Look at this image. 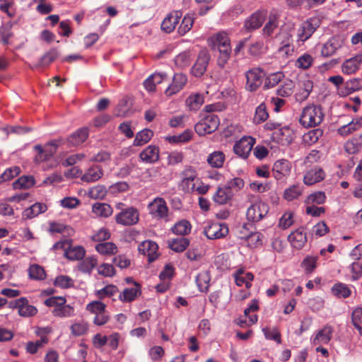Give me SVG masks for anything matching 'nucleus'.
<instances>
[{
	"label": "nucleus",
	"instance_id": "37998d69",
	"mask_svg": "<svg viewBox=\"0 0 362 362\" xmlns=\"http://www.w3.org/2000/svg\"><path fill=\"white\" fill-rule=\"evenodd\" d=\"M54 286L59 287L61 288H69L74 286V280L66 275H59L56 277L54 283Z\"/></svg>",
	"mask_w": 362,
	"mask_h": 362
},
{
	"label": "nucleus",
	"instance_id": "20e7f679",
	"mask_svg": "<svg viewBox=\"0 0 362 362\" xmlns=\"http://www.w3.org/2000/svg\"><path fill=\"white\" fill-rule=\"evenodd\" d=\"M149 214L156 219H165L168 216V207L164 199L161 197L155 198L148 205Z\"/></svg>",
	"mask_w": 362,
	"mask_h": 362
},
{
	"label": "nucleus",
	"instance_id": "052dcab7",
	"mask_svg": "<svg viewBox=\"0 0 362 362\" xmlns=\"http://www.w3.org/2000/svg\"><path fill=\"white\" fill-rule=\"evenodd\" d=\"M244 185L245 182L242 178L235 177L228 181L225 186L228 189H230V192H233V190L238 192L243 189Z\"/></svg>",
	"mask_w": 362,
	"mask_h": 362
},
{
	"label": "nucleus",
	"instance_id": "423d86ee",
	"mask_svg": "<svg viewBox=\"0 0 362 362\" xmlns=\"http://www.w3.org/2000/svg\"><path fill=\"white\" fill-rule=\"evenodd\" d=\"M320 25V21L318 18H311L303 22L298 30V40L305 42L309 39Z\"/></svg>",
	"mask_w": 362,
	"mask_h": 362
},
{
	"label": "nucleus",
	"instance_id": "9b49d317",
	"mask_svg": "<svg viewBox=\"0 0 362 362\" xmlns=\"http://www.w3.org/2000/svg\"><path fill=\"white\" fill-rule=\"evenodd\" d=\"M187 82V77L182 73L175 74L172 83L165 90V95L171 96L180 91Z\"/></svg>",
	"mask_w": 362,
	"mask_h": 362
},
{
	"label": "nucleus",
	"instance_id": "0e129e2a",
	"mask_svg": "<svg viewBox=\"0 0 362 362\" xmlns=\"http://www.w3.org/2000/svg\"><path fill=\"white\" fill-rule=\"evenodd\" d=\"M204 103V98L199 94L191 95L187 98V103L191 110L198 109Z\"/></svg>",
	"mask_w": 362,
	"mask_h": 362
},
{
	"label": "nucleus",
	"instance_id": "774afa93",
	"mask_svg": "<svg viewBox=\"0 0 362 362\" xmlns=\"http://www.w3.org/2000/svg\"><path fill=\"white\" fill-rule=\"evenodd\" d=\"M326 196L322 192H317L310 194L307 198L308 204H321L325 202Z\"/></svg>",
	"mask_w": 362,
	"mask_h": 362
},
{
	"label": "nucleus",
	"instance_id": "4be33fe9",
	"mask_svg": "<svg viewBox=\"0 0 362 362\" xmlns=\"http://www.w3.org/2000/svg\"><path fill=\"white\" fill-rule=\"evenodd\" d=\"M288 240L292 246L301 249L307 242V237L303 228H298L288 235Z\"/></svg>",
	"mask_w": 362,
	"mask_h": 362
},
{
	"label": "nucleus",
	"instance_id": "864d4df0",
	"mask_svg": "<svg viewBox=\"0 0 362 362\" xmlns=\"http://www.w3.org/2000/svg\"><path fill=\"white\" fill-rule=\"evenodd\" d=\"M194 23V18L187 14L184 17L180 25L178 28V33L180 35H183L189 31Z\"/></svg>",
	"mask_w": 362,
	"mask_h": 362
},
{
	"label": "nucleus",
	"instance_id": "c85d7f7f",
	"mask_svg": "<svg viewBox=\"0 0 362 362\" xmlns=\"http://www.w3.org/2000/svg\"><path fill=\"white\" fill-rule=\"evenodd\" d=\"M168 247L176 252H183L189 245L188 238L180 237L168 241Z\"/></svg>",
	"mask_w": 362,
	"mask_h": 362
},
{
	"label": "nucleus",
	"instance_id": "0eeeda50",
	"mask_svg": "<svg viewBox=\"0 0 362 362\" xmlns=\"http://www.w3.org/2000/svg\"><path fill=\"white\" fill-rule=\"evenodd\" d=\"M269 206L262 202H257L252 204L247 211V218L252 222H258L268 213Z\"/></svg>",
	"mask_w": 362,
	"mask_h": 362
},
{
	"label": "nucleus",
	"instance_id": "4c0bfd02",
	"mask_svg": "<svg viewBox=\"0 0 362 362\" xmlns=\"http://www.w3.org/2000/svg\"><path fill=\"white\" fill-rule=\"evenodd\" d=\"M210 276L208 272H202L196 277V282L199 291L206 292L209 286Z\"/></svg>",
	"mask_w": 362,
	"mask_h": 362
},
{
	"label": "nucleus",
	"instance_id": "3c124183",
	"mask_svg": "<svg viewBox=\"0 0 362 362\" xmlns=\"http://www.w3.org/2000/svg\"><path fill=\"white\" fill-rule=\"evenodd\" d=\"M74 309L69 305H60L57 308H54L52 310V314L57 317H69L74 315Z\"/></svg>",
	"mask_w": 362,
	"mask_h": 362
},
{
	"label": "nucleus",
	"instance_id": "1a4fd4ad",
	"mask_svg": "<svg viewBox=\"0 0 362 362\" xmlns=\"http://www.w3.org/2000/svg\"><path fill=\"white\" fill-rule=\"evenodd\" d=\"M228 233V228L225 223H213L205 227L204 234L211 240L219 239Z\"/></svg>",
	"mask_w": 362,
	"mask_h": 362
},
{
	"label": "nucleus",
	"instance_id": "6ab92c4d",
	"mask_svg": "<svg viewBox=\"0 0 362 362\" xmlns=\"http://www.w3.org/2000/svg\"><path fill=\"white\" fill-rule=\"evenodd\" d=\"M362 62V54L356 55L349 59H346L342 64L341 69L343 73L346 74H354L359 68Z\"/></svg>",
	"mask_w": 362,
	"mask_h": 362
},
{
	"label": "nucleus",
	"instance_id": "bf43d9fd",
	"mask_svg": "<svg viewBox=\"0 0 362 362\" xmlns=\"http://www.w3.org/2000/svg\"><path fill=\"white\" fill-rule=\"evenodd\" d=\"M278 23L276 17L274 15H270L268 22L266 23L263 28L264 35L270 36L274 30L277 28Z\"/></svg>",
	"mask_w": 362,
	"mask_h": 362
},
{
	"label": "nucleus",
	"instance_id": "5fc2aeb1",
	"mask_svg": "<svg viewBox=\"0 0 362 362\" xmlns=\"http://www.w3.org/2000/svg\"><path fill=\"white\" fill-rule=\"evenodd\" d=\"M95 250L100 254H114L117 252L116 245L110 242L96 245Z\"/></svg>",
	"mask_w": 362,
	"mask_h": 362
},
{
	"label": "nucleus",
	"instance_id": "4d7b16f0",
	"mask_svg": "<svg viewBox=\"0 0 362 362\" xmlns=\"http://www.w3.org/2000/svg\"><path fill=\"white\" fill-rule=\"evenodd\" d=\"M62 139L53 140L47 143L45 148V155L49 160L56 153L57 147L62 144Z\"/></svg>",
	"mask_w": 362,
	"mask_h": 362
},
{
	"label": "nucleus",
	"instance_id": "7ed1b4c3",
	"mask_svg": "<svg viewBox=\"0 0 362 362\" xmlns=\"http://www.w3.org/2000/svg\"><path fill=\"white\" fill-rule=\"evenodd\" d=\"M115 222L117 224L129 226L138 223L139 220V211L133 206L122 209L115 216Z\"/></svg>",
	"mask_w": 362,
	"mask_h": 362
},
{
	"label": "nucleus",
	"instance_id": "72a5a7b5",
	"mask_svg": "<svg viewBox=\"0 0 362 362\" xmlns=\"http://www.w3.org/2000/svg\"><path fill=\"white\" fill-rule=\"evenodd\" d=\"M225 160V155L222 151H214L209 154L207 158L208 163L213 168H221Z\"/></svg>",
	"mask_w": 362,
	"mask_h": 362
},
{
	"label": "nucleus",
	"instance_id": "a19ab883",
	"mask_svg": "<svg viewBox=\"0 0 362 362\" xmlns=\"http://www.w3.org/2000/svg\"><path fill=\"white\" fill-rule=\"evenodd\" d=\"M269 117V113L267 110L266 105L261 103L255 110V114L253 117V122L255 124H260L264 122Z\"/></svg>",
	"mask_w": 362,
	"mask_h": 362
},
{
	"label": "nucleus",
	"instance_id": "09e8293b",
	"mask_svg": "<svg viewBox=\"0 0 362 362\" xmlns=\"http://www.w3.org/2000/svg\"><path fill=\"white\" fill-rule=\"evenodd\" d=\"M107 194V189L103 185H98L90 188L88 196L94 199H103Z\"/></svg>",
	"mask_w": 362,
	"mask_h": 362
},
{
	"label": "nucleus",
	"instance_id": "a878e982",
	"mask_svg": "<svg viewBox=\"0 0 362 362\" xmlns=\"http://www.w3.org/2000/svg\"><path fill=\"white\" fill-rule=\"evenodd\" d=\"M47 206L42 203H35L23 211L22 216L26 219H30L47 211Z\"/></svg>",
	"mask_w": 362,
	"mask_h": 362
},
{
	"label": "nucleus",
	"instance_id": "e2e57ef3",
	"mask_svg": "<svg viewBox=\"0 0 362 362\" xmlns=\"http://www.w3.org/2000/svg\"><path fill=\"white\" fill-rule=\"evenodd\" d=\"M294 84L292 81L288 80L284 83V84L276 90L278 95L281 97L290 96L293 93Z\"/></svg>",
	"mask_w": 362,
	"mask_h": 362
},
{
	"label": "nucleus",
	"instance_id": "c756f323",
	"mask_svg": "<svg viewBox=\"0 0 362 362\" xmlns=\"http://www.w3.org/2000/svg\"><path fill=\"white\" fill-rule=\"evenodd\" d=\"M35 184V180L32 175H23L13 182L15 189H29Z\"/></svg>",
	"mask_w": 362,
	"mask_h": 362
},
{
	"label": "nucleus",
	"instance_id": "603ef678",
	"mask_svg": "<svg viewBox=\"0 0 362 362\" xmlns=\"http://www.w3.org/2000/svg\"><path fill=\"white\" fill-rule=\"evenodd\" d=\"M37 313V308L31 305L28 304V300L25 298L23 305L20 307L18 313L22 317H31L34 316Z\"/></svg>",
	"mask_w": 362,
	"mask_h": 362
},
{
	"label": "nucleus",
	"instance_id": "ddd939ff",
	"mask_svg": "<svg viewBox=\"0 0 362 362\" xmlns=\"http://www.w3.org/2000/svg\"><path fill=\"white\" fill-rule=\"evenodd\" d=\"M158 249V245L151 240H145L141 243L138 250L140 253L146 255L148 256V260L149 262L155 261L158 257L157 251Z\"/></svg>",
	"mask_w": 362,
	"mask_h": 362
},
{
	"label": "nucleus",
	"instance_id": "8fccbe9b",
	"mask_svg": "<svg viewBox=\"0 0 362 362\" xmlns=\"http://www.w3.org/2000/svg\"><path fill=\"white\" fill-rule=\"evenodd\" d=\"M313 62V57L309 54H304L297 59V60L295 62V65L298 68L302 69H307L310 66H311Z\"/></svg>",
	"mask_w": 362,
	"mask_h": 362
},
{
	"label": "nucleus",
	"instance_id": "cd10ccee",
	"mask_svg": "<svg viewBox=\"0 0 362 362\" xmlns=\"http://www.w3.org/2000/svg\"><path fill=\"white\" fill-rule=\"evenodd\" d=\"M92 211L97 216L107 218L112 214L113 210L108 204L97 202L93 205Z\"/></svg>",
	"mask_w": 362,
	"mask_h": 362
},
{
	"label": "nucleus",
	"instance_id": "473e14b6",
	"mask_svg": "<svg viewBox=\"0 0 362 362\" xmlns=\"http://www.w3.org/2000/svg\"><path fill=\"white\" fill-rule=\"evenodd\" d=\"M313 88V82L310 80L302 81V86L296 94V98L298 101H304L308 98Z\"/></svg>",
	"mask_w": 362,
	"mask_h": 362
},
{
	"label": "nucleus",
	"instance_id": "6e6552de",
	"mask_svg": "<svg viewBox=\"0 0 362 362\" xmlns=\"http://www.w3.org/2000/svg\"><path fill=\"white\" fill-rule=\"evenodd\" d=\"M255 139L251 136H244L236 142L233 146V151L235 154L247 158L252 149Z\"/></svg>",
	"mask_w": 362,
	"mask_h": 362
},
{
	"label": "nucleus",
	"instance_id": "aec40b11",
	"mask_svg": "<svg viewBox=\"0 0 362 362\" xmlns=\"http://www.w3.org/2000/svg\"><path fill=\"white\" fill-rule=\"evenodd\" d=\"M141 160L146 163H155L159 159V148L156 146H148L140 154Z\"/></svg>",
	"mask_w": 362,
	"mask_h": 362
},
{
	"label": "nucleus",
	"instance_id": "e433bc0d",
	"mask_svg": "<svg viewBox=\"0 0 362 362\" xmlns=\"http://www.w3.org/2000/svg\"><path fill=\"white\" fill-rule=\"evenodd\" d=\"M243 271L240 269L235 274V283L238 286H241L244 284L247 288H250L251 286L250 281L253 280L254 276L252 273H247L245 276H243Z\"/></svg>",
	"mask_w": 362,
	"mask_h": 362
},
{
	"label": "nucleus",
	"instance_id": "7c9ffc66",
	"mask_svg": "<svg viewBox=\"0 0 362 362\" xmlns=\"http://www.w3.org/2000/svg\"><path fill=\"white\" fill-rule=\"evenodd\" d=\"M339 48V42L337 37H334L329 40L322 47L321 50L322 55L329 57L334 54Z\"/></svg>",
	"mask_w": 362,
	"mask_h": 362
},
{
	"label": "nucleus",
	"instance_id": "680f3d73",
	"mask_svg": "<svg viewBox=\"0 0 362 362\" xmlns=\"http://www.w3.org/2000/svg\"><path fill=\"white\" fill-rule=\"evenodd\" d=\"M300 194V188L298 186L293 185L285 190L284 197L288 201H291L297 199Z\"/></svg>",
	"mask_w": 362,
	"mask_h": 362
},
{
	"label": "nucleus",
	"instance_id": "ea45409f",
	"mask_svg": "<svg viewBox=\"0 0 362 362\" xmlns=\"http://www.w3.org/2000/svg\"><path fill=\"white\" fill-rule=\"evenodd\" d=\"M332 332L331 327L326 326L318 332L313 339V343L317 344L319 342L327 343L330 339Z\"/></svg>",
	"mask_w": 362,
	"mask_h": 362
},
{
	"label": "nucleus",
	"instance_id": "f03ea898",
	"mask_svg": "<svg viewBox=\"0 0 362 362\" xmlns=\"http://www.w3.org/2000/svg\"><path fill=\"white\" fill-rule=\"evenodd\" d=\"M220 124L218 116L215 114H208L194 125L195 132L200 136H204L215 132Z\"/></svg>",
	"mask_w": 362,
	"mask_h": 362
},
{
	"label": "nucleus",
	"instance_id": "b1692460",
	"mask_svg": "<svg viewBox=\"0 0 362 362\" xmlns=\"http://www.w3.org/2000/svg\"><path fill=\"white\" fill-rule=\"evenodd\" d=\"M88 136V129L83 127L73 133L67 139V142L72 146H77L83 143Z\"/></svg>",
	"mask_w": 362,
	"mask_h": 362
},
{
	"label": "nucleus",
	"instance_id": "f257e3e1",
	"mask_svg": "<svg viewBox=\"0 0 362 362\" xmlns=\"http://www.w3.org/2000/svg\"><path fill=\"white\" fill-rule=\"evenodd\" d=\"M323 117L324 115L321 107L310 105L303 109L299 122L305 128L315 127L322 122Z\"/></svg>",
	"mask_w": 362,
	"mask_h": 362
},
{
	"label": "nucleus",
	"instance_id": "a18cd8bd",
	"mask_svg": "<svg viewBox=\"0 0 362 362\" xmlns=\"http://www.w3.org/2000/svg\"><path fill=\"white\" fill-rule=\"evenodd\" d=\"M29 276L35 280H43L46 277V274L43 267L38 264H33L29 268Z\"/></svg>",
	"mask_w": 362,
	"mask_h": 362
},
{
	"label": "nucleus",
	"instance_id": "c9c22d12",
	"mask_svg": "<svg viewBox=\"0 0 362 362\" xmlns=\"http://www.w3.org/2000/svg\"><path fill=\"white\" fill-rule=\"evenodd\" d=\"M153 136V132L151 130L145 129L136 134L134 141V145L136 146H142L148 142Z\"/></svg>",
	"mask_w": 362,
	"mask_h": 362
},
{
	"label": "nucleus",
	"instance_id": "dca6fc26",
	"mask_svg": "<svg viewBox=\"0 0 362 362\" xmlns=\"http://www.w3.org/2000/svg\"><path fill=\"white\" fill-rule=\"evenodd\" d=\"M267 13L264 11H257L253 13L245 22V28L251 31L259 28L266 19Z\"/></svg>",
	"mask_w": 362,
	"mask_h": 362
},
{
	"label": "nucleus",
	"instance_id": "c03bdc74",
	"mask_svg": "<svg viewBox=\"0 0 362 362\" xmlns=\"http://www.w3.org/2000/svg\"><path fill=\"white\" fill-rule=\"evenodd\" d=\"M243 238L247 239L248 245L251 247H257L262 245L263 235L259 232H250Z\"/></svg>",
	"mask_w": 362,
	"mask_h": 362
},
{
	"label": "nucleus",
	"instance_id": "58836bf2",
	"mask_svg": "<svg viewBox=\"0 0 362 362\" xmlns=\"http://www.w3.org/2000/svg\"><path fill=\"white\" fill-rule=\"evenodd\" d=\"M284 78V74L281 71L271 74L266 78L264 88H273L275 86H276L279 82H281Z\"/></svg>",
	"mask_w": 362,
	"mask_h": 362
},
{
	"label": "nucleus",
	"instance_id": "49530a36",
	"mask_svg": "<svg viewBox=\"0 0 362 362\" xmlns=\"http://www.w3.org/2000/svg\"><path fill=\"white\" fill-rule=\"evenodd\" d=\"M317 256H307L301 262L300 266L304 269L305 273H312L317 267Z\"/></svg>",
	"mask_w": 362,
	"mask_h": 362
},
{
	"label": "nucleus",
	"instance_id": "f3484780",
	"mask_svg": "<svg viewBox=\"0 0 362 362\" xmlns=\"http://www.w3.org/2000/svg\"><path fill=\"white\" fill-rule=\"evenodd\" d=\"M341 95H346L362 89V78H352L344 83L341 77Z\"/></svg>",
	"mask_w": 362,
	"mask_h": 362
},
{
	"label": "nucleus",
	"instance_id": "6e6d98bb",
	"mask_svg": "<svg viewBox=\"0 0 362 362\" xmlns=\"http://www.w3.org/2000/svg\"><path fill=\"white\" fill-rule=\"evenodd\" d=\"M182 182L183 185H187L189 181H194V179L197 177L195 169L190 165L186 166L184 170L182 172Z\"/></svg>",
	"mask_w": 362,
	"mask_h": 362
},
{
	"label": "nucleus",
	"instance_id": "4468645a",
	"mask_svg": "<svg viewBox=\"0 0 362 362\" xmlns=\"http://www.w3.org/2000/svg\"><path fill=\"white\" fill-rule=\"evenodd\" d=\"M291 168V165L288 160H278L273 165V175L276 180H281L290 173Z\"/></svg>",
	"mask_w": 362,
	"mask_h": 362
},
{
	"label": "nucleus",
	"instance_id": "de8ad7c7",
	"mask_svg": "<svg viewBox=\"0 0 362 362\" xmlns=\"http://www.w3.org/2000/svg\"><path fill=\"white\" fill-rule=\"evenodd\" d=\"M322 135V131L320 129H315L309 131L303 135V141L309 145L315 144Z\"/></svg>",
	"mask_w": 362,
	"mask_h": 362
},
{
	"label": "nucleus",
	"instance_id": "5701e85b",
	"mask_svg": "<svg viewBox=\"0 0 362 362\" xmlns=\"http://www.w3.org/2000/svg\"><path fill=\"white\" fill-rule=\"evenodd\" d=\"M233 197V192L228 189L226 186H219L213 196V200L218 204H226Z\"/></svg>",
	"mask_w": 362,
	"mask_h": 362
},
{
	"label": "nucleus",
	"instance_id": "2eb2a0df",
	"mask_svg": "<svg viewBox=\"0 0 362 362\" xmlns=\"http://www.w3.org/2000/svg\"><path fill=\"white\" fill-rule=\"evenodd\" d=\"M59 56V52L57 48H51L45 52L39 59V61L31 66V69L44 68L48 66Z\"/></svg>",
	"mask_w": 362,
	"mask_h": 362
},
{
	"label": "nucleus",
	"instance_id": "a211bd4d",
	"mask_svg": "<svg viewBox=\"0 0 362 362\" xmlns=\"http://www.w3.org/2000/svg\"><path fill=\"white\" fill-rule=\"evenodd\" d=\"M325 173L320 168H314L308 170L304 175L303 181L306 185H313L325 179Z\"/></svg>",
	"mask_w": 362,
	"mask_h": 362
},
{
	"label": "nucleus",
	"instance_id": "2f4dec72",
	"mask_svg": "<svg viewBox=\"0 0 362 362\" xmlns=\"http://www.w3.org/2000/svg\"><path fill=\"white\" fill-rule=\"evenodd\" d=\"M85 249L81 246L69 247L65 250L64 255L71 260H79L85 255Z\"/></svg>",
	"mask_w": 362,
	"mask_h": 362
},
{
	"label": "nucleus",
	"instance_id": "f704fd0d",
	"mask_svg": "<svg viewBox=\"0 0 362 362\" xmlns=\"http://www.w3.org/2000/svg\"><path fill=\"white\" fill-rule=\"evenodd\" d=\"M171 230L173 233L183 236L190 233L191 224L188 221L183 219L176 223Z\"/></svg>",
	"mask_w": 362,
	"mask_h": 362
},
{
	"label": "nucleus",
	"instance_id": "338daca9",
	"mask_svg": "<svg viewBox=\"0 0 362 362\" xmlns=\"http://www.w3.org/2000/svg\"><path fill=\"white\" fill-rule=\"evenodd\" d=\"M97 265V259L93 257H88L85 259L81 264V270L83 272L90 273L92 269Z\"/></svg>",
	"mask_w": 362,
	"mask_h": 362
},
{
	"label": "nucleus",
	"instance_id": "69168bd1",
	"mask_svg": "<svg viewBox=\"0 0 362 362\" xmlns=\"http://www.w3.org/2000/svg\"><path fill=\"white\" fill-rule=\"evenodd\" d=\"M264 336L267 339L274 340L278 344L281 343V334L276 328L269 329L267 327L263 328L262 329Z\"/></svg>",
	"mask_w": 362,
	"mask_h": 362
},
{
	"label": "nucleus",
	"instance_id": "13d9d810",
	"mask_svg": "<svg viewBox=\"0 0 362 362\" xmlns=\"http://www.w3.org/2000/svg\"><path fill=\"white\" fill-rule=\"evenodd\" d=\"M105 304L101 301L95 300L88 303L86 306V310L96 315L105 312Z\"/></svg>",
	"mask_w": 362,
	"mask_h": 362
},
{
	"label": "nucleus",
	"instance_id": "bb28decb",
	"mask_svg": "<svg viewBox=\"0 0 362 362\" xmlns=\"http://www.w3.org/2000/svg\"><path fill=\"white\" fill-rule=\"evenodd\" d=\"M216 49L219 52L217 59V64L218 66L223 68L230 57L232 52L230 44L217 46L216 47Z\"/></svg>",
	"mask_w": 362,
	"mask_h": 362
},
{
	"label": "nucleus",
	"instance_id": "9d476101",
	"mask_svg": "<svg viewBox=\"0 0 362 362\" xmlns=\"http://www.w3.org/2000/svg\"><path fill=\"white\" fill-rule=\"evenodd\" d=\"M209 60V54L205 50L201 51L192 68V74L197 77L202 76L206 71Z\"/></svg>",
	"mask_w": 362,
	"mask_h": 362
},
{
	"label": "nucleus",
	"instance_id": "f8f14e48",
	"mask_svg": "<svg viewBox=\"0 0 362 362\" xmlns=\"http://www.w3.org/2000/svg\"><path fill=\"white\" fill-rule=\"evenodd\" d=\"M182 16V13L180 11H175L170 13L163 21L161 29L166 33H172Z\"/></svg>",
	"mask_w": 362,
	"mask_h": 362
},
{
	"label": "nucleus",
	"instance_id": "393cba45",
	"mask_svg": "<svg viewBox=\"0 0 362 362\" xmlns=\"http://www.w3.org/2000/svg\"><path fill=\"white\" fill-rule=\"evenodd\" d=\"M134 287L125 288L119 295V299L123 302L133 301L141 293V286L137 282H134Z\"/></svg>",
	"mask_w": 362,
	"mask_h": 362
},
{
	"label": "nucleus",
	"instance_id": "39448f33",
	"mask_svg": "<svg viewBox=\"0 0 362 362\" xmlns=\"http://www.w3.org/2000/svg\"><path fill=\"white\" fill-rule=\"evenodd\" d=\"M266 76L264 71L259 68H254L246 72V88L250 91H255L262 83Z\"/></svg>",
	"mask_w": 362,
	"mask_h": 362
},
{
	"label": "nucleus",
	"instance_id": "79ce46f5",
	"mask_svg": "<svg viewBox=\"0 0 362 362\" xmlns=\"http://www.w3.org/2000/svg\"><path fill=\"white\" fill-rule=\"evenodd\" d=\"M351 322L359 334L362 335V307H358L352 311Z\"/></svg>",
	"mask_w": 362,
	"mask_h": 362
},
{
	"label": "nucleus",
	"instance_id": "412c9836",
	"mask_svg": "<svg viewBox=\"0 0 362 362\" xmlns=\"http://www.w3.org/2000/svg\"><path fill=\"white\" fill-rule=\"evenodd\" d=\"M103 175V170L100 165H95L90 167L81 176V180L86 182H93L100 180Z\"/></svg>",
	"mask_w": 362,
	"mask_h": 362
}]
</instances>
